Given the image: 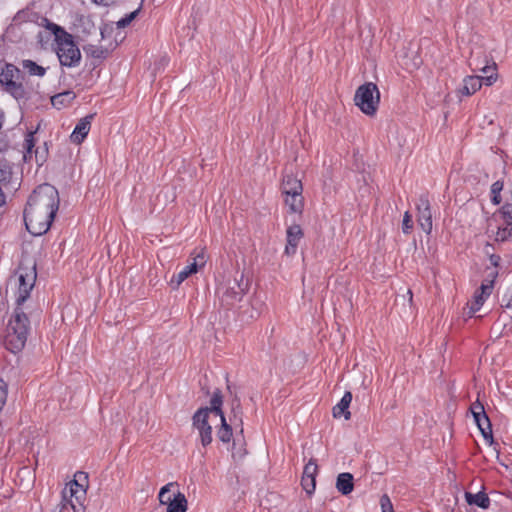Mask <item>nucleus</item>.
<instances>
[{"mask_svg": "<svg viewBox=\"0 0 512 512\" xmlns=\"http://www.w3.org/2000/svg\"><path fill=\"white\" fill-rule=\"evenodd\" d=\"M30 320L22 306H16L6 328L4 346L16 354L25 347L30 332Z\"/></svg>", "mask_w": 512, "mask_h": 512, "instance_id": "1", "label": "nucleus"}, {"mask_svg": "<svg viewBox=\"0 0 512 512\" xmlns=\"http://www.w3.org/2000/svg\"><path fill=\"white\" fill-rule=\"evenodd\" d=\"M59 193L57 189L50 184L38 186L30 195L26 207L39 213H44L55 217L59 208Z\"/></svg>", "mask_w": 512, "mask_h": 512, "instance_id": "2", "label": "nucleus"}, {"mask_svg": "<svg viewBox=\"0 0 512 512\" xmlns=\"http://www.w3.org/2000/svg\"><path fill=\"white\" fill-rule=\"evenodd\" d=\"M354 102L364 114L373 116L380 103V92L377 85L367 82L359 86L354 95Z\"/></svg>", "mask_w": 512, "mask_h": 512, "instance_id": "3", "label": "nucleus"}, {"mask_svg": "<svg viewBox=\"0 0 512 512\" xmlns=\"http://www.w3.org/2000/svg\"><path fill=\"white\" fill-rule=\"evenodd\" d=\"M62 38L56 41L57 56L62 66L69 68L77 67L81 61V52L73 40V36L64 29H58Z\"/></svg>", "mask_w": 512, "mask_h": 512, "instance_id": "4", "label": "nucleus"}, {"mask_svg": "<svg viewBox=\"0 0 512 512\" xmlns=\"http://www.w3.org/2000/svg\"><path fill=\"white\" fill-rule=\"evenodd\" d=\"M86 490L76 480L70 481L62 491L61 510L71 507L73 512H85Z\"/></svg>", "mask_w": 512, "mask_h": 512, "instance_id": "5", "label": "nucleus"}, {"mask_svg": "<svg viewBox=\"0 0 512 512\" xmlns=\"http://www.w3.org/2000/svg\"><path fill=\"white\" fill-rule=\"evenodd\" d=\"M244 275L241 273L239 278L236 276L232 281L228 280L219 287L221 293V302L224 306L231 307L240 302L248 289V282H243Z\"/></svg>", "mask_w": 512, "mask_h": 512, "instance_id": "6", "label": "nucleus"}, {"mask_svg": "<svg viewBox=\"0 0 512 512\" xmlns=\"http://www.w3.org/2000/svg\"><path fill=\"white\" fill-rule=\"evenodd\" d=\"M54 218L44 213L25 207L24 222L29 233L35 236L45 234L51 227Z\"/></svg>", "mask_w": 512, "mask_h": 512, "instance_id": "7", "label": "nucleus"}, {"mask_svg": "<svg viewBox=\"0 0 512 512\" xmlns=\"http://www.w3.org/2000/svg\"><path fill=\"white\" fill-rule=\"evenodd\" d=\"M18 275V295L16 297V306H23L24 302L29 298L36 281L35 265L32 267L19 266Z\"/></svg>", "mask_w": 512, "mask_h": 512, "instance_id": "8", "label": "nucleus"}, {"mask_svg": "<svg viewBox=\"0 0 512 512\" xmlns=\"http://www.w3.org/2000/svg\"><path fill=\"white\" fill-rule=\"evenodd\" d=\"M206 264V256L203 250L192 254V262L185 266L178 274L170 280V286L176 290L189 276L198 272Z\"/></svg>", "mask_w": 512, "mask_h": 512, "instance_id": "9", "label": "nucleus"}, {"mask_svg": "<svg viewBox=\"0 0 512 512\" xmlns=\"http://www.w3.org/2000/svg\"><path fill=\"white\" fill-rule=\"evenodd\" d=\"M193 427L199 432V438L203 447H206L212 442V427L208 423V409H198L192 417Z\"/></svg>", "mask_w": 512, "mask_h": 512, "instance_id": "10", "label": "nucleus"}, {"mask_svg": "<svg viewBox=\"0 0 512 512\" xmlns=\"http://www.w3.org/2000/svg\"><path fill=\"white\" fill-rule=\"evenodd\" d=\"M470 411L473 415L474 421L477 424L482 436L485 440L493 441L492 426L489 417L487 416L484 406L478 400L472 403Z\"/></svg>", "mask_w": 512, "mask_h": 512, "instance_id": "11", "label": "nucleus"}, {"mask_svg": "<svg viewBox=\"0 0 512 512\" xmlns=\"http://www.w3.org/2000/svg\"><path fill=\"white\" fill-rule=\"evenodd\" d=\"M494 82V75L467 76L464 78L463 84L458 89V92L462 96H471L481 88L482 84H485L486 86H491Z\"/></svg>", "mask_w": 512, "mask_h": 512, "instance_id": "12", "label": "nucleus"}, {"mask_svg": "<svg viewBox=\"0 0 512 512\" xmlns=\"http://www.w3.org/2000/svg\"><path fill=\"white\" fill-rule=\"evenodd\" d=\"M416 206L417 222L425 233L430 234L432 231V213L428 197L421 195Z\"/></svg>", "mask_w": 512, "mask_h": 512, "instance_id": "13", "label": "nucleus"}, {"mask_svg": "<svg viewBox=\"0 0 512 512\" xmlns=\"http://www.w3.org/2000/svg\"><path fill=\"white\" fill-rule=\"evenodd\" d=\"M303 237V231L300 225L294 224L287 228L285 254L288 256L296 253L298 244Z\"/></svg>", "mask_w": 512, "mask_h": 512, "instance_id": "14", "label": "nucleus"}, {"mask_svg": "<svg viewBox=\"0 0 512 512\" xmlns=\"http://www.w3.org/2000/svg\"><path fill=\"white\" fill-rule=\"evenodd\" d=\"M93 117L94 115L90 114L79 120L70 136L73 143L80 144L84 141L90 131Z\"/></svg>", "mask_w": 512, "mask_h": 512, "instance_id": "15", "label": "nucleus"}, {"mask_svg": "<svg viewBox=\"0 0 512 512\" xmlns=\"http://www.w3.org/2000/svg\"><path fill=\"white\" fill-rule=\"evenodd\" d=\"M281 188L284 195L302 194L303 191L301 181L293 175H286L283 178Z\"/></svg>", "mask_w": 512, "mask_h": 512, "instance_id": "16", "label": "nucleus"}, {"mask_svg": "<svg viewBox=\"0 0 512 512\" xmlns=\"http://www.w3.org/2000/svg\"><path fill=\"white\" fill-rule=\"evenodd\" d=\"M352 401L351 392L347 391L341 398L338 404L333 407V416L335 418H340L343 416L346 420H349L351 417V413L349 411V405Z\"/></svg>", "mask_w": 512, "mask_h": 512, "instance_id": "17", "label": "nucleus"}, {"mask_svg": "<svg viewBox=\"0 0 512 512\" xmlns=\"http://www.w3.org/2000/svg\"><path fill=\"white\" fill-rule=\"evenodd\" d=\"M353 475L348 472L340 473L337 476L336 488L342 495L350 494L354 489Z\"/></svg>", "mask_w": 512, "mask_h": 512, "instance_id": "18", "label": "nucleus"}, {"mask_svg": "<svg viewBox=\"0 0 512 512\" xmlns=\"http://www.w3.org/2000/svg\"><path fill=\"white\" fill-rule=\"evenodd\" d=\"M187 509L188 501L186 496L180 491L173 493V498L167 505V512H186Z\"/></svg>", "mask_w": 512, "mask_h": 512, "instance_id": "19", "label": "nucleus"}, {"mask_svg": "<svg viewBox=\"0 0 512 512\" xmlns=\"http://www.w3.org/2000/svg\"><path fill=\"white\" fill-rule=\"evenodd\" d=\"M465 499L469 505H475L482 509H488L490 506V499L488 495L480 491L478 493L465 492Z\"/></svg>", "mask_w": 512, "mask_h": 512, "instance_id": "20", "label": "nucleus"}, {"mask_svg": "<svg viewBox=\"0 0 512 512\" xmlns=\"http://www.w3.org/2000/svg\"><path fill=\"white\" fill-rule=\"evenodd\" d=\"M285 196V204L289 207L290 212L301 214L304 208V198L302 194Z\"/></svg>", "mask_w": 512, "mask_h": 512, "instance_id": "21", "label": "nucleus"}, {"mask_svg": "<svg viewBox=\"0 0 512 512\" xmlns=\"http://www.w3.org/2000/svg\"><path fill=\"white\" fill-rule=\"evenodd\" d=\"M222 404H223V397L222 393L219 389L215 390L211 400H210V407H206L208 409L209 413H214L216 416H219L222 418L224 416L222 411Z\"/></svg>", "mask_w": 512, "mask_h": 512, "instance_id": "22", "label": "nucleus"}, {"mask_svg": "<svg viewBox=\"0 0 512 512\" xmlns=\"http://www.w3.org/2000/svg\"><path fill=\"white\" fill-rule=\"evenodd\" d=\"M19 73L20 71L16 66L6 64L0 73V83L5 86L10 82L15 81V78L18 77Z\"/></svg>", "mask_w": 512, "mask_h": 512, "instance_id": "23", "label": "nucleus"}, {"mask_svg": "<svg viewBox=\"0 0 512 512\" xmlns=\"http://www.w3.org/2000/svg\"><path fill=\"white\" fill-rule=\"evenodd\" d=\"M76 95L72 91H65L62 93H58L51 98L52 105L57 109H60L63 106L68 105L75 99Z\"/></svg>", "mask_w": 512, "mask_h": 512, "instance_id": "24", "label": "nucleus"}, {"mask_svg": "<svg viewBox=\"0 0 512 512\" xmlns=\"http://www.w3.org/2000/svg\"><path fill=\"white\" fill-rule=\"evenodd\" d=\"M22 67L31 76L43 77L46 73V69L43 66L38 65L32 60H23Z\"/></svg>", "mask_w": 512, "mask_h": 512, "instance_id": "25", "label": "nucleus"}, {"mask_svg": "<svg viewBox=\"0 0 512 512\" xmlns=\"http://www.w3.org/2000/svg\"><path fill=\"white\" fill-rule=\"evenodd\" d=\"M220 419H221V427L217 431V437L223 443H228V442H230V440L233 436L232 428L229 424H227L225 416H222V418H220Z\"/></svg>", "mask_w": 512, "mask_h": 512, "instance_id": "26", "label": "nucleus"}, {"mask_svg": "<svg viewBox=\"0 0 512 512\" xmlns=\"http://www.w3.org/2000/svg\"><path fill=\"white\" fill-rule=\"evenodd\" d=\"M5 91L11 94L15 99H22L25 96V89L22 83L17 82L16 80L6 84Z\"/></svg>", "mask_w": 512, "mask_h": 512, "instance_id": "27", "label": "nucleus"}, {"mask_svg": "<svg viewBox=\"0 0 512 512\" xmlns=\"http://www.w3.org/2000/svg\"><path fill=\"white\" fill-rule=\"evenodd\" d=\"M84 50L88 55L97 59H104L109 53L108 49L96 45H88L84 47Z\"/></svg>", "mask_w": 512, "mask_h": 512, "instance_id": "28", "label": "nucleus"}, {"mask_svg": "<svg viewBox=\"0 0 512 512\" xmlns=\"http://www.w3.org/2000/svg\"><path fill=\"white\" fill-rule=\"evenodd\" d=\"M174 486V483H168L164 485L158 494V499L161 505H168L173 498V494H171V488Z\"/></svg>", "mask_w": 512, "mask_h": 512, "instance_id": "29", "label": "nucleus"}, {"mask_svg": "<svg viewBox=\"0 0 512 512\" xmlns=\"http://www.w3.org/2000/svg\"><path fill=\"white\" fill-rule=\"evenodd\" d=\"M486 299L487 298L484 295H482L479 291H476L473 297V301L469 306V316H472L474 313L479 311Z\"/></svg>", "mask_w": 512, "mask_h": 512, "instance_id": "30", "label": "nucleus"}, {"mask_svg": "<svg viewBox=\"0 0 512 512\" xmlns=\"http://www.w3.org/2000/svg\"><path fill=\"white\" fill-rule=\"evenodd\" d=\"M503 182L500 180H497L494 182L491 186V201L493 204L498 205L501 202V191L503 189Z\"/></svg>", "mask_w": 512, "mask_h": 512, "instance_id": "31", "label": "nucleus"}, {"mask_svg": "<svg viewBox=\"0 0 512 512\" xmlns=\"http://www.w3.org/2000/svg\"><path fill=\"white\" fill-rule=\"evenodd\" d=\"M318 473V465L314 459H310L309 462L305 465L303 470V475L306 478H314L316 480V475Z\"/></svg>", "mask_w": 512, "mask_h": 512, "instance_id": "32", "label": "nucleus"}, {"mask_svg": "<svg viewBox=\"0 0 512 512\" xmlns=\"http://www.w3.org/2000/svg\"><path fill=\"white\" fill-rule=\"evenodd\" d=\"M12 170L9 164L0 160V183H8L11 179Z\"/></svg>", "mask_w": 512, "mask_h": 512, "instance_id": "33", "label": "nucleus"}, {"mask_svg": "<svg viewBox=\"0 0 512 512\" xmlns=\"http://www.w3.org/2000/svg\"><path fill=\"white\" fill-rule=\"evenodd\" d=\"M505 227H499L496 233L497 241H506L512 237V225H508L505 221Z\"/></svg>", "mask_w": 512, "mask_h": 512, "instance_id": "34", "label": "nucleus"}, {"mask_svg": "<svg viewBox=\"0 0 512 512\" xmlns=\"http://www.w3.org/2000/svg\"><path fill=\"white\" fill-rule=\"evenodd\" d=\"M34 134H35V132L31 131V132L27 133V135L25 137L24 144H23V148L25 149V154H24L25 159L27 158L28 154L32 153L33 148L35 146Z\"/></svg>", "mask_w": 512, "mask_h": 512, "instance_id": "35", "label": "nucleus"}, {"mask_svg": "<svg viewBox=\"0 0 512 512\" xmlns=\"http://www.w3.org/2000/svg\"><path fill=\"white\" fill-rule=\"evenodd\" d=\"M246 454V450L244 448V443L237 438L233 440L232 445V457L233 458H242Z\"/></svg>", "mask_w": 512, "mask_h": 512, "instance_id": "36", "label": "nucleus"}, {"mask_svg": "<svg viewBox=\"0 0 512 512\" xmlns=\"http://www.w3.org/2000/svg\"><path fill=\"white\" fill-rule=\"evenodd\" d=\"M497 274H494L492 279H486L480 286L479 292L484 295L486 298H488L493 290L494 287V280Z\"/></svg>", "mask_w": 512, "mask_h": 512, "instance_id": "37", "label": "nucleus"}, {"mask_svg": "<svg viewBox=\"0 0 512 512\" xmlns=\"http://www.w3.org/2000/svg\"><path fill=\"white\" fill-rule=\"evenodd\" d=\"M301 485H302L303 489L306 491V493L309 496H311L315 491L316 480L314 478L309 479V478L302 476Z\"/></svg>", "mask_w": 512, "mask_h": 512, "instance_id": "38", "label": "nucleus"}, {"mask_svg": "<svg viewBox=\"0 0 512 512\" xmlns=\"http://www.w3.org/2000/svg\"><path fill=\"white\" fill-rule=\"evenodd\" d=\"M413 228L412 215L406 211L402 220V231L404 234H409Z\"/></svg>", "mask_w": 512, "mask_h": 512, "instance_id": "39", "label": "nucleus"}, {"mask_svg": "<svg viewBox=\"0 0 512 512\" xmlns=\"http://www.w3.org/2000/svg\"><path fill=\"white\" fill-rule=\"evenodd\" d=\"M485 65V60L481 61L478 56L474 54V52L471 53V57L469 58V66L473 71H480L481 68Z\"/></svg>", "mask_w": 512, "mask_h": 512, "instance_id": "40", "label": "nucleus"}, {"mask_svg": "<svg viewBox=\"0 0 512 512\" xmlns=\"http://www.w3.org/2000/svg\"><path fill=\"white\" fill-rule=\"evenodd\" d=\"M501 214L503 220L508 224L512 225V203H507L501 208Z\"/></svg>", "mask_w": 512, "mask_h": 512, "instance_id": "41", "label": "nucleus"}, {"mask_svg": "<svg viewBox=\"0 0 512 512\" xmlns=\"http://www.w3.org/2000/svg\"><path fill=\"white\" fill-rule=\"evenodd\" d=\"M480 71L482 72L481 76L494 75L495 80L497 79L496 64L494 62H492L490 65L489 61L485 59V65L481 68Z\"/></svg>", "mask_w": 512, "mask_h": 512, "instance_id": "42", "label": "nucleus"}, {"mask_svg": "<svg viewBox=\"0 0 512 512\" xmlns=\"http://www.w3.org/2000/svg\"><path fill=\"white\" fill-rule=\"evenodd\" d=\"M138 12H139V9L127 14L125 17H123L122 19H120L117 22V26L120 28H124V27L128 26L136 18Z\"/></svg>", "mask_w": 512, "mask_h": 512, "instance_id": "43", "label": "nucleus"}, {"mask_svg": "<svg viewBox=\"0 0 512 512\" xmlns=\"http://www.w3.org/2000/svg\"><path fill=\"white\" fill-rule=\"evenodd\" d=\"M380 505L382 512H394L392 502L387 494L381 496Z\"/></svg>", "mask_w": 512, "mask_h": 512, "instance_id": "44", "label": "nucleus"}, {"mask_svg": "<svg viewBox=\"0 0 512 512\" xmlns=\"http://www.w3.org/2000/svg\"><path fill=\"white\" fill-rule=\"evenodd\" d=\"M7 400V384L0 378V411L3 409Z\"/></svg>", "mask_w": 512, "mask_h": 512, "instance_id": "45", "label": "nucleus"}, {"mask_svg": "<svg viewBox=\"0 0 512 512\" xmlns=\"http://www.w3.org/2000/svg\"><path fill=\"white\" fill-rule=\"evenodd\" d=\"M48 28L53 32L55 35V40L58 41L60 38H62V33L58 31V29H63L62 27L58 26L57 24L50 23L48 25Z\"/></svg>", "mask_w": 512, "mask_h": 512, "instance_id": "46", "label": "nucleus"}, {"mask_svg": "<svg viewBox=\"0 0 512 512\" xmlns=\"http://www.w3.org/2000/svg\"><path fill=\"white\" fill-rule=\"evenodd\" d=\"M95 3L101 4V5H109L113 0H94Z\"/></svg>", "mask_w": 512, "mask_h": 512, "instance_id": "47", "label": "nucleus"}, {"mask_svg": "<svg viewBox=\"0 0 512 512\" xmlns=\"http://www.w3.org/2000/svg\"><path fill=\"white\" fill-rule=\"evenodd\" d=\"M508 306L512 307V295H511V298H510V300H509V304H508Z\"/></svg>", "mask_w": 512, "mask_h": 512, "instance_id": "48", "label": "nucleus"}, {"mask_svg": "<svg viewBox=\"0 0 512 512\" xmlns=\"http://www.w3.org/2000/svg\"><path fill=\"white\" fill-rule=\"evenodd\" d=\"M408 294L410 295V300H412V291L408 290Z\"/></svg>", "mask_w": 512, "mask_h": 512, "instance_id": "49", "label": "nucleus"}, {"mask_svg": "<svg viewBox=\"0 0 512 512\" xmlns=\"http://www.w3.org/2000/svg\"><path fill=\"white\" fill-rule=\"evenodd\" d=\"M232 412L234 413V417H236V409L235 408L232 409Z\"/></svg>", "mask_w": 512, "mask_h": 512, "instance_id": "50", "label": "nucleus"}]
</instances>
